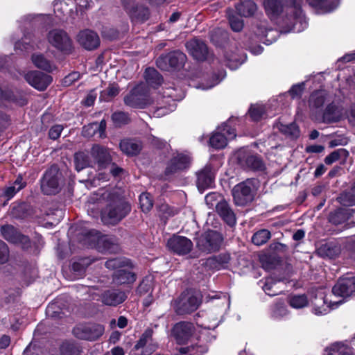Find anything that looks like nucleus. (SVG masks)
I'll use <instances>...</instances> for the list:
<instances>
[{
    "instance_id": "a211bd4d",
    "label": "nucleus",
    "mask_w": 355,
    "mask_h": 355,
    "mask_svg": "<svg viewBox=\"0 0 355 355\" xmlns=\"http://www.w3.org/2000/svg\"><path fill=\"white\" fill-rule=\"evenodd\" d=\"M186 47L190 54L197 60L203 61L208 57L209 51L206 44L196 39L186 43Z\"/></svg>"
},
{
    "instance_id": "49530a36",
    "label": "nucleus",
    "mask_w": 355,
    "mask_h": 355,
    "mask_svg": "<svg viewBox=\"0 0 355 355\" xmlns=\"http://www.w3.org/2000/svg\"><path fill=\"white\" fill-rule=\"evenodd\" d=\"M263 290L269 296H275L282 293L276 288V283L272 278H267L263 286Z\"/></svg>"
},
{
    "instance_id": "cd10ccee",
    "label": "nucleus",
    "mask_w": 355,
    "mask_h": 355,
    "mask_svg": "<svg viewBox=\"0 0 355 355\" xmlns=\"http://www.w3.org/2000/svg\"><path fill=\"white\" fill-rule=\"evenodd\" d=\"M236 10L240 16L250 17L254 15L257 10V6L252 0H241L236 5Z\"/></svg>"
},
{
    "instance_id": "2f4dec72",
    "label": "nucleus",
    "mask_w": 355,
    "mask_h": 355,
    "mask_svg": "<svg viewBox=\"0 0 355 355\" xmlns=\"http://www.w3.org/2000/svg\"><path fill=\"white\" fill-rule=\"evenodd\" d=\"M144 78L146 83L154 88L161 85L163 82L162 76L154 68H147L144 73Z\"/></svg>"
},
{
    "instance_id": "de8ad7c7",
    "label": "nucleus",
    "mask_w": 355,
    "mask_h": 355,
    "mask_svg": "<svg viewBox=\"0 0 355 355\" xmlns=\"http://www.w3.org/2000/svg\"><path fill=\"white\" fill-rule=\"evenodd\" d=\"M265 107L263 105H252L249 110V114L254 121L261 120L265 114Z\"/></svg>"
},
{
    "instance_id": "5fc2aeb1",
    "label": "nucleus",
    "mask_w": 355,
    "mask_h": 355,
    "mask_svg": "<svg viewBox=\"0 0 355 355\" xmlns=\"http://www.w3.org/2000/svg\"><path fill=\"white\" fill-rule=\"evenodd\" d=\"M304 83L295 84L291 87L288 93L292 98H300L304 90Z\"/></svg>"
},
{
    "instance_id": "7ed1b4c3",
    "label": "nucleus",
    "mask_w": 355,
    "mask_h": 355,
    "mask_svg": "<svg viewBox=\"0 0 355 355\" xmlns=\"http://www.w3.org/2000/svg\"><path fill=\"white\" fill-rule=\"evenodd\" d=\"M259 187V182L256 178H248L235 185L232 191L234 204L243 207L251 203Z\"/></svg>"
},
{
    "instance_id": "6e6552de",
    "label": "nucleus",
    "mask_w": 355,
    "mask_h": 355,
    "mask_svg": "<svg viewBox=\"0 0 355 355\" xmlns=\"http://www.w3.org/2000/svg\"><path fill=\"white\" fill-rule=\"evenodd\" d=\"M187 60L186 55L180 51H174L166 55H160L156 60L158 68L164 71L180 69L182 68Z\"/></svg>"
},
{
    "instance_id": "f3484780",
    "label": "nucleus",
    "mask_w": 355,
    "mask_h": 355,
    "mask_svg": "<svg viewBox=\"0 0 355 355\" xmlns=\"http://www.w3.org/2000/svg\"><path fill=\"white\" fill-rule=\"evenodd\" d=\"M354 293H355V276L341 277L334 285V295L346 297Z\"/></svg>"
},
{
    "instance_id": "4468645a",
    "label": "nucleus",
    "mask_w": 355,
    "mask_h": 355,
    "mask_svg": "<svg viewBox=\"0 0 355 355\" xmlns=\"http://www.w3.org/2000/svg\"><path fill=\"white\" fill-rule=\"evenodd\" d=\"M89 153L99 169L105 168L112 163V158L110 150L105 146L94 144L92 145Z\"/></svg>"
},
{
    "instance_id": "5701e85b",
    "label": "nucleus",
    "mask_w": 355,
    "mask_h": 355,
    "mask_svg": "<svg viewBox=\"0 0 355 355\" xmlns=\"http://www.w3.org/2000/svg\"><path fill=\"white\" fill-rule=\"evenodd\" d=\"M132 21L143 23L149 18L150 11L146 6H135L128 7L127 0H121Z\"/></svg>"
},
{
    "instance_id": "774afa93",
    "label": "nucleus",
    "mask_w": 355,
    "mask_h": 355,
    "mask_svg": "<svg viewBox=\"0 0 355 355\" xmlns=\"http://www.w3.org/2000/svg\"><path fill=\"white\" fill-rule=\"evenodd\" d=\"M355 61V51L352 53H347L340 58H339L336 64L338 65V69H340L341 68L340 64L341 63H347L350 62H354Z\"/></svg>"
},
{
    "instance_id": "393cba45",
    "label": "nucleus",
    "mask_w": 355,
    "mask_h": 355,
    "mask_svg": "<svg viewBox=\"0 0 355 355\" xmlns=\"http://www.w3.org/2000/svg\"><path fill=\"white\" fill-rule=\"evenodd\" d=\"M196 184L198 189L203 191L211 186L214 180V174L211 165H206L203 168L197 172Z\"/></svg>"
},
{
    "instance_id": "a19ab883",
    "label": "nucleus",
    "mask_w": 355,
    "mask_h": 355,
    "mask_svg": "<svg viewBox=\"0 0 355 355\" xmlns=\"http://www.w3.org/2000/svg\"><path fill=\"white\" fill-rule=\"evenodd\" d=\"M252 28L254 33L261 37H267L269 33L274 32L272 29L268 28V22L266 20L256 21Z\"/></svg>"
},
{
    "instance_id": "4d7b16f0",
    "label": "nucleus",
    "mask_w": 355,
    "mask_h": 355,
    "mask_svg": "<svg viewBox=\"0 0 355 355\" xmlns=\"http://www.w3.org/2000/svg\"><path fill=\"white\" fill-rule=\"evenodd\" d=\"M126 265H128L127 261L120 258L110 259L105 263V266L111 270L121 268Z\"/></svg>"
},
{
    "instance_id": "c756f323",
    "label": "nucleus",
    "mask_w": 355,
    "mask_h": 355,
    "mask_svg": "<svg viewBox=\"0 0 355 355\" xmlns=\"http://www.w3.org/2000/svg\"><path fill=\"white\" fill-rule=\"evenodd\" d=\"M31 60L35 67L47 72H52L56 69L53 63L42 53L33 54Z\"/></svg>"
},
{
    "instance_id": "a18cd8bd",
    "label": "nucleus",
    "mask_w": 355,
    "mask_h": 355,
    "mask_svg": "<svg viewBox=\"0 0 355 355\" xmlns=\"http://www.w3.org/2000/svg\"><path fill=\"white\" fill-rule=\"evenodd\" d=\"M139 204L144 212H148L153 206L150 195L147 193H141L139 196Z\"/></svg>"
},
{
    "instance_id": "f257e3e1",
    "label": "nucleus",
    "mask_w": 355,
    "mask_h": 355,
    "mask_svg": "<svg viewBox=\"0 0 355 355\" xmlns=\"http://www.w3.org/2000/svg\"><path fill=\"white\" fill-rule=\"evenodd\" d=\"M302 0H264L263 7L267 16L276 21L283 13L284 7L289 8L292 14L287 17L286 24L289 30L302 31L307 26L305 16L302 10Z\"/></svg>"
},
{
    "instance_id": "6ab92c4d",
    "label": "nucleus",
    "mask_w": 355,
    "mask_h": 355,
    "mask_svg": "<svg viewBox=\"0 0 355 355\" xmlns=\"http://www.w3.org/2000/svg\"><path fill=\"white\" fill-rule=\"evenodd\" d=\"M78 42L87 50H94L100 44L98 34L89 29L83 30L78 33Z\"/></svg>"
},
{
    "instance_id": "864d4df0",
    "label": "nucleus",
    "mask_w": 355,
    "mask_h": 355,
    "mask_svg": "<svg viewBox=\"0 0 355 355\" xmlns=\"http://www.w3.org/2000/svg\"><path fill=\"white\" fill-rule=\"evenodd\" d=\"M229 23L232 31H241L243 28V21L234 15H229Z\"/></svg>"
},
{
    "instance_id": "ea45409f",
    "label": "nucleus",
    "mask_w": 355,
    "mask_h": 355,
    "mask_svg": "<svg viewBox=\"0 0 355 355\" xmlns=\"http://www.w3.org/2000/svg\"><path fill=\"white\" fill-rule=\"evenodd\" d=\"M62 355H79L80 349L79 346L73 341H64L61 347Z\"/></svg>"
},
{
    "instance_id": "dca6fc26",
    "label": "nucleus",
    "mask_w": 355,
    "mask_h": 355,
    "mask_svg": "<svg viewBox=\"0 0 355 355\" xmlns=\"http://www.w3.org/2000/svg\"><path fill=\"white\" fill-rule=\"evenodd\" d=\"M24 78L28 84L40 91L46 89L53 80L51 76L38 71H30Z\"/></svg>"
},
{
    "instance_id": "69168bd1",
    "label": "nucleus",
    "mask_w": 355,
    "mask_h": 355,
    "mask_svg": "<svg viewBox=\"0 0 355 355\" xmlns=\"http://www.w3.org/2000/svg\"><path fill=\"white\" fill-rule=\"evenodd\" d=\"M270 250L277 253H285L288 251V248L285 244L279 242H275L270 245Z\"/></svg>"
},
{
    "instance_id": "423d86ee",
    "label": "nucleus",
    "mask_w": 355,
    "mask_h": 355,
    "mask_svg": "<svg viewBox=\"0 0 355 355\" xmlns=\"http://www.w3.org/2000/svg\"><path fill=\"white\" fill-rule=\"evenodd\" d=\"M200 304L199 297L191 291H184L175 301L173 309L178 315L189 314Z\"/></svg>"
},
{
    "instance_id": "f8f14e48",
    "label": "nucleus",
    "mask_w": 355,
    "mask_h": 355,
    "mask_svg": "<svg viewBox=\"0 0 355 355\" xmlns=\"http://www.w3.org/2000/svg\"><path fill=\"white\" fill-rule=\"evenodd\" d=\"M193 323L181 321L176 323L171 329V335L179 345L187 343L195 332Z\"/></svg>"
},
{
    "instance_id": "3c124183",
    "label": "nucleus",
    "mask_w": 355,
    "mask_h": 355,
    "mask_svg": "<svg viewBox=\"0 0 355 355\" xmlns=\"http://www.w3.org/2000/svg\"><path fill=\"white\" fill-rule=\"evenodd\" d=\"M349 156L348 151L343 148L334 150V163L338 162L340 166L345 165Z\"/></svg>"
},
{
    "instance_id": "bf43d9fd",
    "label": "nucleus",
    "mask_w": 355,
    "mask_h": 355,
    "mask_svg": "<svg viewBox=\"0 0 355 355\" xmlns=\"http://www.w3.org/2000/svg\"><path fill=\"white\" fill-rule=\"evenodd\" d=\"M215 261L220 266H224L227 264L230 260V255L227 253H221L217 256H214L209 259Z\"/></svg>"
},
{
    "instance_id": "39448f33",
    "label": "nucleus",
    "mask_w": 355,
    "mask_h": 355,
    "mask_svg": "<svg viewBox=\"0 0 355 355\" xmlns=\"http://www.w3.org/2000/svg\"><path fill=\"white\" fill-rule=\"evenodd\" d=\"M125 104L134 108H144L153 103L147 87L139 85L135 87L124 98Z\"/></svg>"
},
{
    "instance_id": "2eb2a0df",
    "label": "nucleus",
    "mask_w": 355,
    "mask_h": 355,
    "mask_svg": "<svg viewBox=\"0 0 355 355\" xmlns=\"http://www.w3.org/2000/svg\"><path fill=\"white\" fill-rule=\"evenodd\" d=\"M167 247L169 250L178 255H185L192 250L193 243L185 236L173 235L168 240Z\"/></svg>"
},
{
    "instance_id": "20e7f679",
    "label": "nucleus",
    "mask_w": 355,
    "mask_h": 355,
    "mask_svg": "<svg viewBox=\"0 0 355 355\" xmlns=\"http://www.w3.org/2000/svg\"><path fill=\"white\" fill-rule=\"evenodd\" d=\"M63 184L62 175L55 164L51 166L40 180V188L45 195H55L60 192Z\"/></svg>"
},
{
    "instance_id": "0eeeda50",
    "label": "nucleus",
    "mask_w": 355,
    "mask_h": 355,
    "mask_svg": "<svg viewBox=\"0 0 355 355\" xmlns=\"http://www.w3.org/2000/svg\"><path fill=\"white\" fill-rule=\"evenodd\" d=\"M223 238L222 235L214 230H209L200 235L197 241V246L200 250L211 253L219 250Z\"/></svg>"
},
{
    "instance_id": "58836bf2",
    "label": "nucleus",
    "mask_w": 355,
    "mask_h": 355,
    "mask_svg": "<svg viewBox=\"0 0 355 355\" xmlns=\"http://www.w3.org/2000/svg\"><path fill=\"white\" fill-rule=\"evenodd\" d=\"M271 237L270 232L266 229H261L256 232L252 237V242L258 246L265 244Z\"/></svg>"
},
{
    "instance_id": "4c0bfd02",
    "label": "nucleus",
    "mask_w": 355,
    "mask_h": 355,
    "mask_svg": "<svg viewBox=\"0 0 355 355\" xmlns=\"http://www.w3.org/2000/svg\"><path fill=\"white\" fill-rule=\"evenodd\" d=\"M278 128L281 132L291 138H297L300 136V129L295 123L287 125L280 123Z\"/></svg>"
},
{
    "instance_id": "c9c22d12",
    "label": "nucleus",
    "mask_w": 355,
    "mask_h": 355,
    "mask_svg": "<svg viewBox=\"0 0 355 355\" xmlns=\"http://www.w3.org/2000/svg\"><path fill=\"white\" fill-rule=\"evenodd\" d=\"M207 351V349L205 346L192 345L180 347L176 355H201Z\"/></svg>"
},
{
    "instance_id": "f03ea898",
    "label": "nucleus",
    "mask_w": 355,
    "mask_h": 355,
    "mask_svg": "<svg viewBox=\"0 0 355 355\" xmlns=\"http://www.w3.org/2000/svg\"><path fill=\"white\" fill-rule=\"evenodd\" d=\"M105 207L101 211V220L106 225H116L131 211L128 202L116 191H106L103 194Z\"/></svg>"
},
{
    "instance_id": "a878e982",
    "label": "nucleus",
    "mask_w": 355,
    "mask_h": 355,
    "mask_svg": "<svg viewBox=\"0 0 355 355\" xmlns=\"http://www.w3.org/2000/svg\"><path fill=\"white\" fill-rule=\"evenodd\" d=\"M349 209H340L334 211V234L348 228V223L346 222L351 216Z\"/></svg>"
},
{
    "instance_id": "f704fd0d",
    "label": "nucleus",
    "mask_w": 355,
    "mask_h": 355,
    "mask_svg": "<svg viewBox=\"0 0 355 355\" xmlns=\"http://www.w3.org/2000/svg\"><path fill=\"white\" fill-rule=\"evenodd\" d=\"M336 200L343 206L355 205V187L353 185L349 189L341 193Z\"/></svg>"
},
{
    "instance_id": "09e8293b",
    "label": "nucleus",
    "mask_w": 355,
    "mask_h": 355,
    "mask_svg": "<svg viewBox=\"0 0 355 355\" xmlns=\"http://www.w3.org/2000/svg\"><path fill=\"white\" fill-rule=\"evenodd\" d=\"M153 289V278L151 277H146L142 279L139 286L137 292L140 295H144L150 293Z\"/></svg>"
},
{
    "instance_id": "aec40b11",
    "label": "nucleus",
    "mask_w": 355,
    "mask_h": 355,
    "mask_svg": "<svg viewBox=\"0 0 355 355\" xmlns=\"http://www.w3.org/2000/svg\"><path fill=\"white\" fill-rule=\"evenodd\" d=\"M216 211L228 225L232 227L236 224V214L226 200H220L216 204Z\"/></svg>"
},
{
    "instance_id": "13d9d810",
    "label": "nucleus",
    "mask_w": 355,
    "mask_h": 355,
    "mask_svg": "<svg viewBox=\"0 0 355 355\" xmlns=\"http://www.w3.org/2000/svg\"><path fill=\"white\" fill-rule=\"evenodd\" d=\"M42 349L34 343H31L24 351V355H42Z\"/></svg>"
},
{
    "instance_id": "9b49d317",
    "label": "nucleus",
    "mask_w": 355,
    "mask_h": 355,
    "mask_svg": "<svg viewBox=\"0 0 355 355\" xmlns=\"http://www.w3.org/2000/svg\"><path fill=\"white\" fill-rule=\"evenodd\" d=\"M1 236L8 242L20 245L23 249L28 250L31 246L30 239L22 234L12 225H4L1 227Z\"/></svg>"
},
{
    "instance_id": "72a5a7b5",
    "label": "nucleus",
    "mask_w": 355,
    "mask_h": 355,
    "mask_svg": "<svg viewBox=\"0 0 355 355\" xmlns=\"http://www.w3.org/2000/svg\"><path fill=\"white\" fill-rule=\"evenodd\" d=\"M94 260L85 257L78 259L72 263L71 270L74 275L78 277H83L87 268L93 262Z\"/></svg>"
},
{
    "instance_id": "b1692460",
    "label": "nucleus",
    "mask_w": 355,
    "mask_h": 355,
    "mask_svg": "<svg viewBox=\"0 0 355 355\" xmlns=\"http://www.w3.org/2000/svg\"><path fill=\"white\" fill-rule=\"evenodd\" d=\"M190 164V159L188 156L178 155L173 157L168 162L165 173L166 175H172L187 168Z\"/></svg>"
},
{
    "instance_id": "6e6d98bb",
    "label": "nucleus",
    "mask_w": 355,
    "mask_h": 355,
    "mask_svg": "<svg viewBox=\"0 0 355 355\" xmlns=\"http://www.w3.org/2000/svg\"><path fill=\"white\" fill-rule=\"evenodd\" d=\"M222 134H224L228 139H233L236 137V130L231 127L227 123H224L220 127L218 128Z\"/></svg>"
},
{
    "instance_id": "1a4fd4ad",
    "label": "nucleus",
    "mask_w": 355,
    "mask_h": 355,
    "mask_svg": "<svg viewBox=\"0 0 355 355\" xmlns=\"http://www.w3.org/2000/svg\"><path fill=\"white\" fill-rule=\"evenodd\" d=\"M49 42L57 50L69 54L72 51V41L67 32L61 29H53L48 33Z\"/></svg>"
},
{
    "instance_id": "0e129e2a",
    "label": "nucleus",
    "mask_w": 355,
    "mask_h": 355,
    "mask_svg": "<svg viewBox=\"0 0 355 355\" xmlns=\"http://www.w3.org/2000/svg\"><path fill=\"white\" fill-rule=\"evenodd\" d=\"M63 126L62 125H55L51 128L49 131V136L51 139H57L60 137Z\"/></svg>"
},
{
    "instance_id": "603ef678",
    "label": "nucleus",
    "mask_w": 355,
    "mask_h": 355,
    "mask_svg": "<svg viewBox=\"0 0 355 355\" xmlns=\"http://www.w3.org/2000/svg\"><path fill=\"white\" fill-rule=\"evenodd\" d=\"M319 256L331 259L333 258V247L331 243L321 245L317 250Z\"/></svg>"
},
{
    "instance_id": "79ce46f5",
    "label": "nucleus",
    "mask_w": 355,
    "mask_h": 355,
    "mask_svg": "<svg viewBox=\"0 0 355 355\" xmlns=\"http://www.w3.org/2000/svg\"><path fill=\"white\" fill-rule=\"evenodd\" d=\"M111 119L116 127H121L129 123L130 121L128 114L122 111L114 112L111 116Z\"/></svg>"
},
{
    "instance_id": "680f3d73",
    "label": "nucleus",
    "mask_w": 355,
    "mask_h": 355,
    "mask_svg": "<svg viewBox=\"0 0 355 355\" xmlns=\"http://www.w3.org/2000/svg\"><path fill=\"white\" fill-rule=\"evenodd\" d=\"M9 250L5 242L0 240V264L6 263L8 260Z\"/></svg>"
},
{
    "instance_id": "c85d7f7f",
    "label": "nucleus",
    "mask_w": 355,
    "mask_h": 355,
    "mask_svg": "<svg viewBox=\"0 0 355 355\" xmlns=\"http://www.w3.org/2000/svg\"><path fill=\"white\" fill-rule=\"evenodd\" d=\"M119 245L114 242L113 238L103 236L98 239L97 249L103 253H115L119 250Z\"/></svg>"
},
{
    "instance_id": "ddd939ff",
    "label": "nucleus",
    "mask_w": 355,
    "mask_h": 355,
    "mask_svg": "<svg viewBox=\"0 0 355 355\" xmlns=\"http://www.w3.org/2000/svg\"><path fill=\"white\" fill-rule=\"evenodd\" d=\"M237 159L239 164L244 169L254 171H263L266 169L262 158L257 154L239 153Z\"/></svg>"
},
{
    "instance_id": "052dcab7",
    "label": "nucleus",
    "mask_w": 355,
    "mask_h": 355,
    "mask_svg": "<svg viewBox=\"0 0 355 355\" xmlns=\"http://www.w3.org/2000/svg\"><path fill=\"white\" fill-rule=\"evenodd\" d=\"M98 126L96 124H94V123L85 125L83 128V135L85 137H92L96 133Z\"/></svg>"
},
{
    "instance_id": "338daca9",
    "label": "nucleus",
    "mask_w": 355,
    "mask_h": 355,
    "mask_svg": "<svg viewBox=\"0 0 355 355\" xmlns=\"http://www.w3.org/2000/svg\"><path fill=\"white\" fill-rule=\"evenodd\" d=\"M21 189V186L16 187L15 186H10L5 189L3 196L7 200L11 199L18 191Z\"/></svg>"
},
{
    "instance_id": "37998d69",
    "label": "nucleus",
    "mask_w": 355,
    "mask_h": 355,
    "mask_svg": "<svg viewBox=\"0 0 355 355\" xmlns=\"http://www.w3.org/2000/svg\"><path fill=\"white\" fill-rule=\"evenodd\" d=\"M119 93V89L117 85H110L108 87L103 90L99 96L101 101H110L116 96Z\"/></svg>"
},
{
    "instance_id": "e433bc0d",
    "label": "nucleus",
    "mask_w": 355,
    "mask_h": 355,
    "mask_svg": "<svg viewBox=\"0 0 355 355\" xmlns=\"http://www.w3.org/2000/svg\"><path fill=\"white\" fill-rule=\"evenodd\" d=\"M227 138L219 130L214 132L209 139V144L216 149L223 148L227 145Z\"/></svg>"
},
{
    "instance_id": "473e14b6",
    "label": "nucleus",
    "mask_w": 355,
    "mask_h": 355,
    "mask_svg": "<svg viewBox=\"0 0 355 355\" xmlns=\"http://www.w3.org/2000/svg\"><path fill=\"white\" fill-rule=\"evenodd\" d=\"M74 164L76 169L80 171L87 167H92L93 161L89 155L83 151L78 152L74 155Z\"/></svg>"
},
{
    "instance_id": "4be33fe9",
    "label": "nucleus",
    "mask_w": 355,
    "mask_h": 355,
    "mask_svg": "<svg viewBox=\"0 0 355 355\" xmlns=\"http://www.w3.org/2000/svg\"><path fill=\"white\" fill-rule=\"evenodd\" d=\"M153 330L150 328L146 329L135 344L134 348L139 349L146 347L142 352L143 355H150L157 348V345L153 343Z\"/></svg>"
},
{
    "instance_id": "e2e57ef3",
    "label": "nucleus",
    "mask_w": 355,
    "mask_h": 355,
    "mask_svg": "<svg viewBox=\"0 0 355 355\" xmlns=\"http://www.w3.org/2000/svg\"><path fill=\"white\" fill-rule=\"evenodd\" d=\"M220 200L223 199L217 193H209L205 196V202L209 207H216V204Z\"/></svg>"
},
{
    "instance_id": "7c9ffc66",
    "label": "nucleus",
    "mask_w": 355,
    "mask_h": 355,
    "mask_svg": "<svg viewBox=\"0 0 355 355\" xmlns=\"http://www.w3.org/2000/svg\"><path fill=\"white\" fill-rule=\"evenodd\" d=\"M119 146L121 150L128 155H136L141 150V142L130 139L122 140Z\"/></svg>"
},
{
    "instance_id": "8fccbe9b",
    "label": "nucleus",
    "mask_w": 355,
    "mask_h": 355,
    "mask_svg": "<svg viewBox=\"0 0 355 355\" xmlns=\"http://www.w3.org/2000/svg\"><path fill=\"white\" fill-rule=\"evenodd\" d=\"M325 101V96L322 92H315L313 94L310 99V105L316 109L322 107Z\"/></svg>"
},
{
    "instance_id": "c03bdc74",
    "label": "nucleus",
    "mask_w": 355,
    "mask_h": 355,
    "mask_svg": "<svg viewBox=\"0 0 355 355\" xmlns=\"http://www.w3.org/2000/svg\"><path fill=\"white\" fill-rule=\"evenodd\" d=\"M288 303L293 308L302 309L308 304V300L305 295H293L289 298Z\"/></svg>"
},
{
    "instance_id": "412c9836",
    "label": "nucleus",
    "mask_w": 355,
    "mask_h": 355,
    "mask_svg": "<svg viewBox=\"0 0 355 355\" xmlns=\"http://www.w3.org/2000/svg\"><path fill=\"white\" fill-rule=\"evenodd\" d=\"M127 298V295L124 291L110 289L104 291L101 295V302L107 306H116L123 303Z\"/></svg>"
},
{
    "instance_id": "bb28decb",
    "label": "nucleus",
    "mask_w": 355,
    "mask_h": 355,
    "mask_svg": "<svg viewBox=\"0 0 355 355\" xmlns=\"http://www.w3.org/2000/svg\"><path fill=\"white\" fill-rule=\"evenodd\" d=\"M136 280V275L127 269H119L113 275V283L116 285L132 284Z\"/></svg>"
},
{
    "instance_id": "9d476101",
    "label": "nucleus",
    "mask_w": 355,
    "mask_h": 355,
    "mask_svg": "<svg viewBox=\"0 0 355 355\" xmlns=\"http://www.w3.org/2000/svg\"><path fill=\"white\" fill-rule=\"evenodd\" d=\"M104 327L99 324H80L73 329L75 337L81 340H95L104 333Z\"/></svg>"
}]
</instances>
